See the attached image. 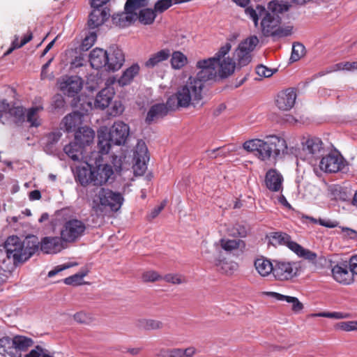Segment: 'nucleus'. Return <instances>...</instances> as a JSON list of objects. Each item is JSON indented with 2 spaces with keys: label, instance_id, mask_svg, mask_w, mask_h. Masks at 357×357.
<instances>
[{
  "label": "nucleus",
  "instance_id": "52",
  "mask_svg": "<svg viewBox=\"0 0 357 357\" xmlns=\"http://www.w3.org/2000/svg\"><path fill=\"white\" fill-rule=\"evenodd\" d=\"M47 351L42 348L40 346H36L29 353L24 355V357H54L49 355Z\"/></svg>",
  "mask_w": 357,
  "mask_h": 357
},
{
  "label": "nucleus",
  "instance_id": "48",
  "mask_svg": "<svg viewBox=\"0 0 357 357\" xmlns=\"http://www.w3.org/2000/svg\"><path fill=\"white\" fill-rule=\"evenodd\" d=\"M174 0H158L153 6L156 15L161 14L168 10L174 3Z\"/></svg>",
  "mask_w": 357,
  "mask_h": 357
},
{
  "label": "nucleus",
  "instance_id": "62",
  "mask_svg": "<svg viewBox=\"0 0 357 357\" xmlns=\"http://www.w3.org/2000/svg\"><path fill=\"white\" fill-rule=\"evenodd\" d=\"M73 266V264H67L57 266L53 270L50 271L48 273V277L52 278V277L56 275L60 271H62L66 270V269H67L68 268H70Z\"/></svg>",
  "mask_w": 357,
  "mask_h": 357
},
{
  "label": "nucleus",
  "instance_id": "59",
  "mask_svg": "<svg viewBox=\"0 0 357 357\" xmlns=\"http://www.w3.org/2000/svg\"><path fill=\"white\" fill-rule=\"evenodd\" d=\"M74 319L80 324H87L90 321L91 317L84 312H79L74 314Z\"/></svg>",
  "mask_w": 357,
  "mask_h": 357
},
{
  "label": "nucleus",
  "instance_id": "25",
  "mask_svg": "<svg viewBox=\"0 0 357 357\" xmlns=\"http://www.w3.org/2000/svg\"><path fill=\"white\" fill-rule=\"evenodd\" d=\"M107 50L101 48H95L89 54V62L91 67L98 70L105 68L107 64Z\"/></svg>",
  "mask_w": 357,
  "mask_h": 357
},
{
  "label": "nucleus",
  "instance_id": "10",
  "mask_svg": "<svg viewBox=\"0 0 357 357\" xmlns=\"http://www.w3.org/2000/svg\"><path fill=\"white\" fill-rule=\"evenodd\" d=\"M299 269V262L274 260L273 276L279 281H289L298 276Z\"/></svg>",
  "mask_w": 357,
  "mask_h": 357
},
{
  "label": "nucleus",
  "instance_id": "16",
  "mask_svg": "<svg viewBox=\"0 0 357 357\" xmlns=\"http://www.w3.org/2000/svg\"><path fill=\"white\" fill-rule=\"evenodd\" d=\"M333 279L338 283L348 285L354 282V273L349 270L347 261H343L335 265L331 270Z\"/></svg>",
  "mask_w": 357,
  "mask_h": 357
},
{
  "label": "nucleus",
  "instance_id": "42",
  "mask_svg": "<svg viewBox=\"0 0 357 357\" xmlns=\"http://www.w3.org/2000/svg\"><path fill=\"white\" fill-rule=\"evenodd\" d=\"M61 136L62 133L59 130H55L48 133L45 136V150H52L53 146L60 140Z\"/></svg>",
  "mask_w": 357,
  "mask_h": 357
},
{
  "label": "nucleus",
  "instance_id": "61",
  "mask_svg": "<svg viewBox=\"0 0 357 357\" xmlns=\"http://www.w3.org/2000/svg\"><path fill=\"white\" fill-rule=\"evenodd\" d=\"M206 153L207 155L211 158H216L218 156L225 157L227 155L226 153L221 148L208 150Z\"/></svg>",
  "mask_w": 357,
  "mask_h": 357
},
{
  "label": "nucleus",
  "instance_id": "60",
  "mask_svg": "<svg viewBox=\"0 0 357 357\" xmlns=\"http://www.w3.org/2000/svg\"><path fill=\"white\" fill-rule=\"evenodd\" d=\"M317 316L321 317L334 318V319H344L346 317V316L344 315V313L337 312H321V313L318 314Z\"/></svg>",
  "mask_w": 357,
  "mask_h": 357
},
{
  "label": "nucleus",
  "instance_id": "44",
  "mask_svg": "<svg viewBox=\"0 0 357 357\" xmlns=\"http://www.w3.org/2000/svg\"><path fill=\"white\" fill-rule=\"evenodd\" d=\"M305 54V47L301 43H294L292 47L291 54L290 56V60L292 62H295L298 61L301 58H302Z\"/></svg>",
  "mask_w": 357,
  "mask_h": 357
},
{
  "label": "nucleus",
  "instance_id": "39",
  "mask_svg": "<svg viewBox=\"0 0 357 357\" xmlns=\"http://www.w3.org/2000/svg\"><path fill=\"white\" fill-rule=\"evenodd\" d=\"M218 244L222 249L229 252L238 250L241 247H245L244 241L240 239L221 238L219 240Z\"/></svg>",
  "mask_w": 357,
  "mask_h": 357
},
{
  "label": "nucleus",
  "instance_id": "64",
  "mask_svg": "<svg viewBox=\"0 0 357 357\" xmlns=\"http://www.w3.org/2000/svg\"><path fill=\"white\" fill-rule=\"evenodd\" d=\"M347 264L354 275H357V255L352 257Z\"/></svg>",
  "mask_w": 357,
  "mask_h": 357
},
{
  "label": "nucleus",
  "instance_id": "24",
  "mask_svg": "<svg viewBox=\"0 0 357 357\" xmlns=\"http://www.w3.org/2000/svg\"><path fill=\"white\" fill-rule=\"evenodd\" d=\"M265 184L271 192H280L282 190L283 177L275 169H269L265 176Z\"/></svg>",
  "mask_w": 357,
  "mask_h": 357
},
{
  "label": "nucleus",
  "instance_id": "50",
  "mask_svg": "<svg viewBox=\"0 0 357 357\" xmlns=\"http://www.w3.org/2000/svg\"><path fill=\"white\" fill-rule=\"evenodd\" d=\"M142 326L146 330H157L163 327L162 321L155 319H144L142 321Z\"/></svg>",
  "mask_w": 357,
  "mask_h": 357
},
{
  "label": "nucleus",
  "instance_id": "54",
  "mask_svg": "<svg viewBox=\"0 0 357 357\" xmlns=\"http://www.w3.org/2000/svg\"><path fill=\"white\" fill-rule=\"evenodd\" d=\"M142 278L144 282H155L162 280V276L156 271H148L142 274Z\"/></svg>",
  "mask_w": 357,
  "mask_h": 357
},
{
  "label": "nucleus",
  "instance_id": "29",
  "mask_svg": "<svg viewBox=\"0 0 357 357\" xmlns=\"http://www.w3.org/2000/svg\"><path fill=\"white\" fill-rule=\"evenodd\" d=\"M95 132L89 127H81L75 133V140L82 147L93 142Z\"/></svg>",
  "mask_w": 357,
  "mask_h": 357
},
{
  "label": "nucleus",
  "instance_id": "41",
  "mask_svg": "<svg viewBox=\"0 0 357 357\" xmlns=\"http://www.w3.org/2000/svg\"><path fill=\"white\" fill-rule=\"evenodd\" d=\"M10 344V342L0 339V357H22V354L17 353L15 348H11Z\"/></svg>",
  "mask_w": 357,
  "mask_h": 357
},
{
  "label": "nucleus",
  "instance_id": "18",
  "mask_svg": "<svg viewBox=\"0 0 357 357\" xmlns=\"http://www.w3.org/2000/svg\"><path fill=\"white\" fill-rule=\"evenodd\" d=\"M172 96L168 98L166 104L158 103L151 107L149 112H147V115L145 119V121L147 124L150 125L153 122L162 119L168 114L169 110L174 111L180 107H183L182 106H176L174 108H172L168 104V100Z\"/></svg>",
  "mask_w": 357,
  "mask_h": 357
},
{
  "label": "nucleus",
  "instance_id": "31",
  "mask_svg": "<svg viewBox=\"0 0 357 357\" xmlns=\"http://www.w3.org/2000/svg\"><path fill=\"white\" fill-rule=\"evenodd\" d=\"M264 294L273 298L278 301H285L287 303H291V309L295 312H301L303 309V305L299 301L296 297L285 296L277 292L266 291Z\"/></svg>",
  "mask_w": 357,
  "mask_h": 357
},
{
  "label": "nucleus",
  "instance_id": "21",
  "mask_svg": "<svg viewBox=\"0 0 357 357\" xmlns=\"http://www.w3.org/2000/svg\"><path fill=\"white\" fill-rule=\"evenodd\" d=\"M296 98L294 89H287L279 92L275 99L277 107L282 111H289L294 105Z\"/></svg>",
  "mask_w": 357,
  "mask_h": 357
},
{
  "label": "nucleus",
  "instance_id": "35",
  "mask_svg": "<svg viewBox=\"0 0 357 357\" xmlns=\"http://www.w3.org/2000/svg\"><path fill=\"white\" fill-rule=\"evenodd\" d=\"M269 241L273 245H286L291 250V244L296 242L291 240V236L283 232H271L269 236Z\"/></svg>",
  "mask_w": 357,
  "mask_h": 357
},
{
  "label": "nucleus",
  "instance_id": "46",
  "mask_svg": "<svg viewBox=\"0 0 357 357\" xmlns=\"http://www.w3.org/2000/svg\"><path fill=\"white\" fill-rule=\"evenodd\" d=\"M87 275V271L79 272L64 279L66 284L77 286L82 284L83 278Z\"/></svg>",
  "mask_w": 357,
  "mask_h": 357
},
{
  "label": "nucleus",
  "instance_id": "34",
  "mask_svg": "<svg viewBox=\"0 0 357 357\" xmlns=\"http://www.w3.org/2000/svg\"><path fill=\"white\" fill-rule=\"evenodd\" d=\"M290 246L291 250L294 252L298 257L307 260L314 264H317V255L316 252L303 248L297 243H291Z\"/></svg>",
  "mask_w": 357,
  "mask_h": 357
},
{
  "label": "nucleus",
  "instance_id": "57",
  "mask_svg": "<svg viewBox=\"0 0 357 357\" xmlns=\"http://www.w3.org/2000/svg\"><path fill=\"white\" fill-rule=\"evenodd\" d=\"M232 236L236 237H245L247 231L245 228L240 225H236L233 228V231L230 234Z\"/></svg>",
  "mask_w": 357,
  "mask_h": 357
},
{
  "label": "nucleus",
  "instance_id": "12",
  "mask_svg": "<svg viewBox=\"0 0 357 357\" xmlns=\"http://www.w3.org/2000/svg\"><path fill=\"white\" fill-rule=\"evenodd\" d=\"M259 40L257 36H251L241 42L234 53V58L241 67L248 65L251 61L250 53L254 50Z\"/></svg>",
  "mask_w": 357,
  "mask_h": 357
},
{
  "label": "nucleus",
  "instance_id": "9",
  "mask_svg": "<svg viewBox=\"0 0 357 357\" xmlns=\"http://www.w3.org/2000/svg\"><path fill=\"white\" fill-rule=\"evenodd\" d=\"M86 225L81 220L71 218L63 224L61 236L65 243H74L85 234Z\"/></svg>",
  "mask_w": 357,
  "mask_h": 357
},
{
  "label": "nucleus",
  "instance_id": "49",
  "mask_svg": "<svg viewBox=\"0 0 357 357\" xmlns=\"http://www.w3.org/2000/svg\"><path fill=\"white\" fill-rule=\"evenodd\" d=\"M293 27L291 26H287L285 27L280 26V25L276 27L275 31L270 36L283 38L287 37L292 33Z\"/></svg>",
  "mask_w": 357,
  "mask_h": 357
},
{
  "label": "nucleus",
  "instance_id": "51",
  "mask_svg": "<svg viewBox=\"0 0 357 357\" xmlns=\"http://www.w3.org/2000/svg\"><path fill=\"white\" fill-rule=\"evenodd\" d=\"M335 328L343 331H357V321H341L335 324Z\"/></svg>",
  "mask_w": 357,
  "mask_h": 357
},
{
  "label": "nucleus",
  "instance_id": "3",
  "mask_svg": "<svg viewBox=\"0 0 357 357\" xmlns=\"http://www.w3.org/2000/svg\"><path fill=\"white\" fill-rule=\"evenodd\" d=\"M289 8V5L287 3L273 0L268 3L267 8L258 4L255 8H246L245 13L253 22L255 27L259 26V20L261 19V32L264 36L268 37L280 25L282 18L280 15L288 11Z\"/></svg>",
  "mask_w": 357,
  "mask_h": 357
},
{
  "label": "nucleus",
  "instance_id": "30",
  "mask_svg": "<svg viewBox=\"0 0 357 357\" xmlns=\"http://www.w3.org/2000/svg\"><path fill=\"white\" fill-rule=\"evenodd\" d=\"M171 56V52L165 48L150 55L149 59L145 61L144 66L147 68H153L162 61L168 60Z\"/></svg>",
  "mask_w": 357,
  "mask_h": 357
},
{
  "label": "nucleus",
  "instance_id": "4",
  "mask_svg": "<svg viewBox=\"0 0 357 357\" xmlns=\"http://www.w3.org/2000/svg\"><path fill=\"white\" fill-rule=\"evenodd\" d=\"M243 148L248 152H256L255 155L264 162H274L284 158L289 153L284 138L278 135H267L264 139H252L245 141Z\"/></svg>",
  "mask_w": 357,
  "mask_h": 357
},
{
  "label": "nucleus",
  "instance_id": "47",
  "mask_svg": "<svg viewBox=\"0 0 357 357\" xmlns=\"http://www.w3.org/2000/svg\"><path fill=\"white\" fill-rule=\"evenodd\" d=\"M162 279L173 284H181L187 282L186 278L178 273H168L162 277Z\"/></svg>",
  "mask_w": 357,
  "mask_h": 357
},
{
  "label": "nucleus",
  "instance_id": "11",
  "mask_svg": "<svg viewBox=\"0 0 357 357\" xmlns=\"http://www.w3.org/2000/svg\"><path fill=\"white\" fill-rule=\"evenodd\" d=\"M4 248L8 259H12L13 264L17 265L26 261L24 244L18 236H9L4 243Z\"/></svg>",
  "mask_w": 357,
  "mask_h": 357
},
{
  "label": "nucleus",
  "instance_id": "27",
  "mask_svg": "<svg viewBox=\"0 0 357 357\" xmlns=\"http://www.w3.org/2000/svg\"><path fill=\"white\" fill-rule=\"evenodd\" d=\"M114 91L112 88L106 87L98 92L95 100V107L104 109L109 106L114 98Z\"/></svg>",
  "mask_w": 357,
  "mask_h": 357
},
{
  "label": "nucleus",
  "instance_id": "63",
  "mask_svg": "<svg viewBox=\"0 0 357 357\" xmlns=\"http://www.w3.org/2000/svg\"><path fill=\"white\" fill-rule=\"evenodd\" d=\"M64 105H65V100H64L63 98L62 97V96L58 94V95H56L54 96L52 106L55 109L62 108L64 107Z\"/></svg>",
  "mask_w": 357,
  "mask_h": 357
},
{
  "label": "nucleus",
  "instance_id": "40",
  "mask_svg": "<svg viewBox=\"0 0 357 357\" xmlns=\"http://www.w3.org/2000/svg\"><path fill=\"white\" fill-rule=\"evenodd\" d=\"M171 66L173 69L179 70L188 63L187 56L180 51H175L172 54Z\"/></svg>",
  "mask_w": 357,
  "mask_h": 357
},
{
  "label": "nucleus",
  "instance_id": "33",
  "mask_svg": "<svg viewBox=\"0 0 357 357\" xmlns=\"http://www.w3.org/2000/svg\"><path fill=\"white\" fill-rule=\"evenodd\" d=\"M254 265L257 273L262 277H266L271 273L273 274L274 263L264 257L257 258Z\"/></svg>",
  "mask_w": 357,
  "mask_h": 357
},
{
  "label": "nucleus",
  "instance_id": "36",
  "mask_svg": "<svg viewBox=\"0 0 357 357\" xmlns=\"http://www.w3.org/2000/svg\"><path fill=\"white\" fill-rule=\"evenodd\" d=\"M139 71V66L137 63L132 64L130 67L128 68L123 72L122 75L118 79V83L120 86H124L130 84L134 77L138 75Z\"/></svg>",
  "mask_w": 357,
  "mask_h": 357
},
{
  "label": "nucleus",
  "instance_id": "1",
  "mask_svg": "<svg viewBox=\"0 0 357 357\" xmlns=\"http://www.w3.org/2000/svg\"><path fill=\"white\" fill-rule=\"evenodd\" d=\"M218 63L211 57L199 60L196 63L199 70L195 77H190L186 83L179 87L177 91L169 99L168 104L172 108L182 106L187 108L201 107L203 96L202 91L207 81L216 80Z\"/></svg>",
  "mask_w": 357,
  "mask_h": 357
},
{
  "label": "nucleus",
  "instance_id": "20",
  "mask_svg": "<svg viewBox=\"0 0 357 357\" xmlns=\"http://www.w3.org/2000/svg\"><path fill=\"white\" fill-rule=\"evenodd\" d=\"M92 8L91 12L89 15L86 25L89 29L95 30L102 25L109 19L110 11L109 9L107 8Z\"/></svg>",
  "mask_w": 357,
  "mask_h": 357
},
{
  "label": "nucleus",
  "instance_id": "26",
  "mask_svg": "<svg viewBox=\"0 0 357 357\" xmlns=\"http://www.w3.org/2000/svg\"><path fill=\"white\" fill-rule=\"evenodd\" d=\"M83 115L79 112H73L66 115L62 120L65 130L68 132L75 131L82 123Z\"/></svg>",
  "mask_w": 357,
  "mask_h": 357
},
{
  "label": "nucleus",
  "instance_id": "38",
  "mask_svg": "<svg viewBox=\"0 0 357 357\" xmlns=\"http://www.w3.org/2000/svg\"><path fill=\"white\" fill-rule=\"evenodd\" d=\"M82 146L78 144L75 140L74 142H70L63 147V151L67 155L74 161L79 160V156L82 152Z\"/></svg>",
  "mask_w": 357,
  "mask_h": 357
},
{
  "label": "nucleus",
  "instance_id": "37",
  "mask_svg": "<svg viewBox=\"0 0 357 357\" xmlns=\"http://www.w3.org/2000/svg\"><path fill=\"white\" fill-rule=\"evenodd\" d=\"M22 243L24 244L26 259L28 260L38 250L40 243L38 241V237L33 235L27 236Z\"/></svg>",
  "mask_w": 357,
  "mask_h": 357
},
{
  "label": "nucleus",
  "instance_id": "8",
  "mask_svg": "<svg viewBox=\"0 0 357 357\" xmlns=\"http://www.w3.org/2000/svg\"><path fill=\"white\" fill-rule=\"evenodd\" d=\"M301 145V154L303 156V159L312 165H316L317 161L326 153L321 139L317 137H309L307 139H303Z\"/></svg>",
  "mask_w": 357,
  "mask_h": 357
},
{
  "label": "nucleus",
  "instance_id": "28",
  "mask_svg": "<svg viewBox=\"0 0 357 357\" xmlns=\"http://www.w3.org/2000/svg\"><path fill=\"white\" fill-rule=\"evenodd\" d=\"M2 338L8 342H10V347L15 348L19 354H22V351L26 350L33 344L31 338L24 336H15L13 339L8 337H3Z\"/></svg>",
  "mask_w": 357,
  "mask_h": 357
},
{
  "label": "nucleus",
  "instance_id": "55",
  "mask_svg": "<svg viewBox=\"0 0 357 357\" xmlns=\"http://www.w3.org/2000/svg\"><path fill=\"white\" fill-rule=\"evenodd\" d=\"M231 47V45L230 43H226L224 46L221 47L218 52L215 54L214 56L211 58L215 59V60L218 63L219 60L223 59L225 56L229 53Z\"/></svg>",
  "mask_w": 357,
  "mask_h": 357
},
{
  "label": "nucleus",
  "instance_id": "5",
  "mask_svg": "<svg viewBox=\"0 0 357 357\" xmlns=\"http://www.w3.org/2000/svg\"><path fill=\"white\" fill-rule=\"evenodd\" d=\"M149 1L127 0L124 11L112 16V23L121 28L129 26L136 21L145 26L153 24L157 15L153 8H146Z\"/></svg>",
  "mask_w": 357,
  "mask_h": 357
},
{
  "label": "nucleus",
  "instance_id": "43",
  "mask_svg": "<svg viewBox=\"0 0 357 357\" xmlns=\"http://www.w3.org/2000/svg\"><path fill=\"white\" fill-rule=\"evenodd\" d=\"M40 109L39 107H33L28 109L25 118H26V121L30 123L31 126L38 127L40 125V121L37 115Z\"/></svg>",
  "mask_w": 357,
  "mask_h": 357
},
{
  "label": "nucleus",
  "instance_id": "53",
  "mask_svg": "<svg viewBox=\"0 0 357 357\" xmlns=\"http://www.w3.org/2000/svg\"><path fill=\"white\" fill-rule=\"evenodd\" d=\"M160 357H181V348L162 349L160 351Z\"/></svg>",
  "mask_w": 357,
  "mask_h": 357
},
{
  "label": "nucleus",
  "instance_id": "2",
  "mask_svg": "<svg viewBox=\"0 0 357 357\" xmlns=\"http://www.w3.org/2000/svg\"><path fill=\"white\" fill-rule=\"evenodd\" d=\"M97 156L95 165L86 162L85 166L77 167L76 169L75 181L83 187L93 184L101 188L103 185L112 184L116 174H119L122 170L123 160L121 157L112 155V165H109L100 163L102 158L98 153Z\"/></svg>",
  "mask_w": 357,
  "mask_h": 357
},
{
  "label": "nucleus",
  "instance_id": "56",
  "mask_svg": "<svg viewBox=\"0 0 357 357\" xmlns=\"http://www.w3.org/2000/svg\"><path fill=\"white\" fill-rule=\"evenodd\" d=\"M124 111V107L121 102L115 101L111 108L109 114L114 116L121 114Z\"/></svg>",
  "mask_w": 357,
  "mask_h": 357
},
{
  "label": "nucleus",
  "instance_id": "17",
  "mask_svg": "<svg viewBox=\"0 0 357 357\" xmlns=\"http://www.w3.org/2000/svg\"><path fill=\"white\" fill-rule=\"evenodd\" d=\"M107 64L105 68L107 71H117L125 62V56L122 50L116 46L110 47L107 50Z\"/></svg>",
  "mask_w": 357,
  "mask_h": 357
},
{
  "label": "nucleus",
  "instance_id": "15",
  "mask_svg": "<svg viewBox=\"0 0 357 357\" xmlns=\"http://www.w3.org/2000/svg\"><path fill=\"white\" fill-rule=\"evenodd\" d=\"M60 91L68 97H74L82 90L83 82L81 77L72 75L65 76L59 81Z\"/></svg>",
  "mask_w": 357,
  "mask_h": 357
},
{
  "label": "nucleus",
  "instance_id": "23",
  "mask_svg": "<svg viewBox=\"0 0 357 357\" xmlns=\"http://www.w3.org/2000/svg\"><path fill=\"white\" fill-rule=\"evenodd\" d=\"M4 114H8L14 119L16 123H22L25 121V110L21 106H10L6 100L0 102V119Z\"/></svg>",
  "mask_w": 357,
  "mask_h": 357
},
{
  "label": "nucleus",
  "instance_id": "6",
  "mask_svg": "<svg viewBox=\"0 0 357 357\" xmlns=\"http://www.w3.org/2000/svg\"><path fill=\"white\" fill-rule=\"evenodd\" d=\"M91 211L97 215H104L107 211L117 212L122 206L124 198L122 193L101 187L89 191Z\"/></svg>",
  "mask_w": 357,
  "mask_h": 357
},
{
  "label": "nucleus",
  "instance_id": "13",
  "mask_svg": "<svg viewBox=\"0 0 357 357\" xmlns=\"http://www.w3.org/2000/svg\"><path fill=\"white\" fill-rule=\"evenodd\" d=\"M135 163L133 171L135 175L142 176L147 169L146 162L149 160L148 149L142 140L138 141L134 153Z\"/></svg>",
  "mask_w": 357,
  "mask_h": 357
},
{
  "label": "nucleus",
  "instance_id": "58",
  "mask_svg": "<svg viewBox=\"0 0 357 357\" xmlns=\"http://www.w3.org/2000/svg\"><path fill=\"white\" fill-rule=\"evenodd\" d=\"M256 73L258 75L264 77H269L273 73L271 69L263 65H259L256 68Z\"/></svg>",
  "mask_w": 357,
  "mask_h": 357
},
{
  "label": "nucleus",
  "instance_id": "45",
  "mask_svg": "<svg viewBox=\"0 0 357 357\" xmlns=\"http://www.w3.org/2000/svg\"><path fill=\"white\" fill-rule=\"evenodd\" d=\"M97 40V33L96 31L92 30L89 31L88 34L85 36L84 39L82 40L81 44V50L82 51L89 50L95 43Z\"/></svg>",
  "mask_w": 357,
  "mask_h": 357
},
{
  "label": "nucleus",
  "instance_id": "7",
  "mask_svg": "<svg viewBox=\"0 0 357 357\" xmlns=\"http://www.w3.org/2000/svg\"><path fill=\"white\" fill-rule=\"evenodd\" d=\"M130 134L128 125L123 121L114 122L108 130L107 128L98 131V153L107 154L112 145L124 144Z\"/></svg>",
  "mask_w": 357,
  "mask_h": 357
},
{
  "label": "nucleus",
  "instance_id": "14",
  "mask_svg": "<svg viewBox=\"0 0 357 357\" xmlns=\"http://www.w3.org/2000/svg\"><path fill=\"white\" fill-rule=\"evenodd\" d=\"M320 169L328 173H335L342 171L344 167V160L343 157L337 153L325 154L319 159Z\"/></svg>",
  "mask_w": 357,
  "mask_h": 357
},
{
  "label": "nucleus",
  "instance_id": "22",
  "mask_svg": "<svg viewBox=\"0 0 357 357\" xmlns=\"http://www.w3.org/2000/svg\"><path fill=\"white\" fill-rule=\"evenodd\" d=\"M62 236H46L40 241V250L45 254H56L61 251L64 247Z\"/></svg>",
  "mask_w": 357,
  "mask_h": 357
},
{
  "label": "nucleus",
  "instance_id": "32",
  "mask_svg": "<svg viewBox=\"0 0 357 357\" xmlns=\"http://www.w3.org/2000/svg\"><path fill=\"white\" fill-rule=\"evenodd\" d=\"M219 69L218 76L221 79H225L232 75L235 70L236 63L229 57L224 58L218 61Z\"/></svg>",
  "mask_w": 357,
  "mask_h": 357
},
{
  "label": "nucleus",
  "instance_id": "19",
  "mask_svg": "<svg viewBox=\"0 0 357 357\" xmlns=\"http://www.w3.org/2000/svg\"><path fill=\"white\" fill-rule=\"evenodd\" d=\"M206 259L214 266L216 267L217 271L220 273L227 275H231L238 269V264L234 261H227L222 257L221 252L213 258H206Z\"/></svg>",
  "mask_w": 357,
  "mask_h": 357
}]
</instances>
